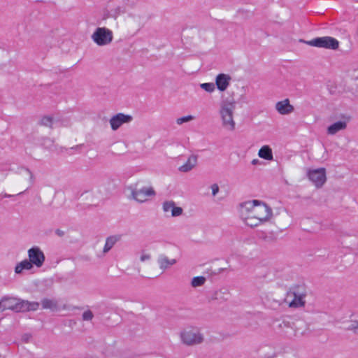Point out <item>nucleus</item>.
Wrapping results in <instances>:
<instances>
[{"label": "nucleus", "instance_id": "1", "mask_svg": "<svg viewBox=\"0 0 358 358\" xmlns=\"http://www.w3.org/2000/svg\"><path fill=\"white\" fill-rule=\"evenodd\" d=\"M242 216L250 213L262 222L268 221L272 216V209L265 203L259 200L245 201L241 204Z\"/></svg>", "mask_w": 358, "mask_h": 358}, {"label": "nucleus", "instance_id": "2", "mask_svg": "<svg viewBox=\"0 0 358 358\" xmlns=\"http://www.w3.org/2000/svg\"><path fill=\"white\" fill-rule=\"evenodd\" d=\"M127 189L131 193L128 198L140 203L146 202L148 200V197H152L156 195V192L152 187H140L139 182L128 186Z\"/></svg>", "mask_w": 358, "mask_h": 358}, {"label": "nucleus", "instance_id": "3", "mask_svg": "<svg viewBox=\"0 0 358 358\" xmlns=\"http://www.w3.org/2000/svg\"><path fill=\"white\" fill-rule=\"evenodd\" d=\"M234 108V103L229 102L222 104L220 109L222 124L224 128L229 131L235 129L236 123L233 117Z\"/></svg>", "mask_w": 358, "mask_h": 358}, {"label": "nucleus", "instance_id": "4", "mask_svg": "<svg viewBox=\"0 0 358 358\" xmlns=\"http://www.w3.org/2000/svg\"><path fill=\"white\" fill-rule=\"evenodd\" d=\"M306 295L303 287L297 286L287 292L285 301L290 308L303 307L305 305L304 298Z\"/></svg>", "mask_w": 358, "mask_h": 358}, {"label": "nucleus", "instance_id": "5", "mask_svg": "<svg viewBox=\"0 0 358 358\" xmlns=\"http://www.w3.org/2000/svg\"><path fill=\"white\" fill-rule=\"evenodd\" d=\"M92 40L99 46H104L110 44L113 39L111 30L106 27H98L92 34Z\"/></svg>", "mask_w": 358, "mask_h": 358}, {"label": "nucleus", "instance_id": "6", "mask_svg": "<svg viewBox=\"0 0 358 358\" xmlns=\"http://www.w3.org/2000/svg\"><path fill=\"white\" fill-rule=\"evenodd\" d=\"M310 46L336 50L338 48V41L331 36H323L313 38L306 42Z\"/></svg>", "mask_w": 358, "mask_h": 358}, {"label": "nucleus", "instance_id": "7", "mask_svg": "<svg viewBox=\"0 0 358 358\" xmlns=\"http://www.w3.org/2000/svg\"><path fill=\"white\" fill-rule=\"evenodd\" d=\"M180 338L183 343L187 345L200 344L203 341V336L197 331L185 330L180 334Z\"/></svg>", "mask_w": 358, "mask_h": 358}, {"label": "nucleus", "instance_id": "8", "mask_svg": "<svg viewBox=\"0 0 358 358\" xmlns=\"http://www.w3.org/2000/svg\"><path fill=\"white\" fill-rule=\"evenodd\" d=\"M308 176L317 187H321L327 179L326 170L324 168L310 170L308 172Z\"/></svg>", "mask_w": 358, "mask_h": 358}, {"label": "nucleus", "instance_id": "9", "mask_svg": "<svg viewBox=\"0 0 358 358\" xmlns=\"http://www.w3.org/2000/svg\"><path fill=\"white\" fill-rule=\"evenodd\" d=\"M133 117L130 115H126L119 113L113 115L109 120L111 129L113 131L117 130L123 124L129 123L132 121Z\"/></svg>", "mask_w": 358, "mask_h": 358}, {"label": "nucleus", "instance_id": "10", "mask_svg": "<svg viewBox=\"0 0 358 358\" xmlns=\"http://www.w3.org/2000/svg\"><path fill=\"white\" fill-rule=\"evenodd\" d=\"M28 256L31 263L36 267H41L45 261L43 252L38 247H34L28 250Z\"/></svg>", "mask_w": 358, "mask_h": 358}, {"label": "nucleus", "instance_id": "11", "mask_svg": "<svg viewBox=\"0 0 358 358\" xmlns=\"http://www.w3.org/2000/svg\"><path fill=\"white\" fill-rule=\"evenodd\" d=\"M39 306L40 304L38 302H31L17 298V303L15 306V312L34 311L38 309Z\"/></svg>", "mask_w": 358, "mask_h": 358}, {"label": "nucleus", "instance_id": "12", "mask_svg": "<svg viewBox=\"0 0 358 358\" xmlns=\"http://www.w3.org/2000/svg\"><path fill=\"white\" fill-rule=\"evenodd\" d=\"M162 209L164 213L171 211L172 217H178L182 214L183 210L181 207L176 206L173 201H166L162 204Z\"/></svg>", "mask_w": 358, "mask_h": 358}, {"label": "nucleus", "instance_id": "13", "mask_svg": "<svg viewBox=\"0 0 358 358\" xmlns=\"http://www.w3.org/2000/svg\"><path fill=\"white\" fill-rule=\"evenodd\" d=\"M17 298L11 296H4L0 299V309H10L15 311Z\"/></svg>", "mask_w": 358, "mask_h": 358}, {"label": "nucleus", "instance_id": "14", "mask_svg": "<svg viewBox=\"0 0 358 358\" xmlns=\"http://www.w3.org/2000/svg\"><path fill=\"white\" fill-rule=\"evenodd\" d=\"M276 110L281 115H288L294 111V106L289 103L288 99L278 101L275 103Z\"/></svg>", "mask_w": 358, "mask_h": 358}, {"label": "nucleus", "instance_id": "15", "mask_svg": "<svg viewBox=\"0 0 358 358\" xmlns=\"http://www.w3.org/2000/svg\"><path fill=\"white\" fill-rule=\"evenodd\" d=\"M231 79L229 75L224 73L218 74L215 78V85L217 89L221 92L226 90L229 85Z\"/></svg>", "mask_w": 358, "mask_h": 358}, {"label": "nucleus", "instance_id": "16", "mask_svg": "<svg viewBox=\"0 0 358 358\" xmlns=\"http://www.w3.org/2000/svg\"><path fill=\"white\" fill-rule=\"evenodd\" d=\"M278 329L281 333L287 336H296L297 332L294 329V327L289 322L282 321L278 325Z\"/></svg>", "mask_w": 358, "mask_h": 358}, {"label": "nucleus", "instance_id": "17", "mask_svg": "<svg viewBox=\"0 0 358 358\" xmlns=\"http://www.w3.org/2000/svg\"><path fill=\"white\" fill-rule=\"evenodd\" d=\"M176 263V259H169L165 255H159L157 258V264L159 268L162 271H165L170 266L174 265Z\"/></svg>", "mask_w": 358, "mask_h": 358}, {"label": "nucleus", "instance_id": "18", "mask_svg": "<svg viewBox=\"0 0 358 358\" xmlns=\"http://www.w3.org/2000/svg\"><path fill=\"white\" fill-rule=\"evenodd\" d=\"M197 163V156L192 155L189 157L187 162L178 168V170L183 173L190 171Z\"/></svg>", "mask_w": 358, "mask_h": 358}, {"label": "nucleus", "instance_id": "19", "mask_svg": "<svg viewBox=\"0 0 358 358\" xmlns=\"http://www.w3.org/2000/svg\"><path fill=\"white\" fill-rule=\"evenodd\" d=\"M120 240V236H110L108 237L106 240V243L103 249V252L104 254L108 252L115 244Z\"/></svg>", "mask_w": 358, "mask_h": 358}, {"label": "nucleus", "instance_id": "20", "mask_svg": "<svg viewBox=\"0 0 358 358\" xmlns=\"http://www.w3.org/2000/svg\"><path fill=\"white\" fill-rule=\"evenodd\" d=\"M346 122L343 121H338L331 125H330L327 129V132L329 134L334 135L338 131L343 130L346 128Z\"/></svg>", "mask_w": 358, "mask_h": 358}, {"label": "nucleus", "instance_id": "21", "mask_svg": "<svg viewBox=\"0 0 358 358\" xmlns=\"http://www.w3.org/2000/svg\"><path fill=\"white\" fill-rule=\"evenodd\" d=\"M41 305L43 309H50L52 311H57L59 309L57 301L54 299H43Z\"/></svg>", "mask_w": 358, "mask_h": 358}, {"label": "nucleus", "instance_id": "22", "mask_svg": "<svg viewBox=\"0 0 358 358\" xmlns=\"http://www.w3.org/2000/svg\"><path fill=\"white\" fill-rule=\"evenodd\" d=\"M258 155L266 160H272L273 158L272 150L268 145L262 146L259 150Z\"/></svg>", "mask_w": 358, "mask_h": 358}, {"label": "nucleus", "instance_id": "23", "mask_svg": "<svg viewBox=\"0 0 358 358\" xmlns=\"http://www.w3.org/2000/svg\"><path fill=\"white\" fill-rule=\"evenodd\" d=\"M245 223L251 227H255L262 223L258 218L250 213L244 214Z\"/></svg>", "mask_w": 358, "mask_h": 358}, {"label": "nucleus", "instance_id": "24", "mask_svg": "<svg viewBox=\"0 0 358 358\" xmlns=\"http://www.w3.org/2000/svg\"><path fill=\"white\" fill-rule=\"evenodd\" d=\"M33 267L29 260L24 259L18 263L15 268V272L17 274L21 273L23 270H30Z\"/></svg>", "mask_w": 358, "mask_h": 358}, {"label": "nucleus", "instance_id": "25", "mask_svg": "<svg viewBox=\"0 0 358 358\" xmlns=\"http://www.w3.org/2000/svg\"><path fill=\"white\" fill-rule=\"evenodd\" d=\"M55 122V120L52 116L45 115L41 117L39 124L44 127L52 128V125Z\"/></svg>", "mask_w": 358, "mask_h": 358}, {"label": "nucleus", "instance_id": "26", "mask_svg": "<svg viewBox=\"0 0 358 358\" xmlns=\"http://www.w3.org/2000/svg\"><path fill=\"white\" fill-rule=\"evenodd\" d=\"M206 280V279L203 276L194 277L192 279L191 285L193 287H200V286H202L205 283Z\"/></svg>", "mask_w": 358, "mask_h": 358}, {"label": "nucleus", "instance_id": "27", "mask_svg": "<svg viewBox=\"0 0 358 358\" xmlns=\"http://www.w3.org/2000/svg\"><path fill=\"white\" fill-rule=\"evenodd\" d=\"M200 87L201 89L209 93L213 92L215 90V84L213 83H201Z\"/></svg>", "mask_w": 358, "mask_h": 358}, {"label": "nucleus", "instance_id": "28", "mask_svg": "<svg viewBox=\"0 0 358 358\" xmlns=\"http://www.w3.org/2000/svg\"><path fill=\"white\" fill-rule=\"evenodd\" d=\"M194 119V117L192 116V115L183 116V117L178 118L176 120V123L178 124H183L185 122H187L192 121Z\"/></svg>", "mask_w": 358, "mask_h": 358}, {"label": "nucleus", "instance_id": "29", "mask_svg": "<svg viewBox=\"0 0 358 358\" xmlns=\"http://www.w3.org/2000/svg\"><path fill=\"white\" fill-rule=\"evenodd\" d=\"M93 317L94 314L90 310H87L82 314V319L83 321H91Z\"/></svg>", "mask_w": 358, "mask_h": 358}, {"label": "nucleus", "instance_id": "30", "mask_svg": "<svg viewBox=\"0 0 358 358\" xmlns=\"http://www.w3.org/2000/svg\"><path fill=\"white\" fill-rule=\"evenodd\" d=\"M211 189H212V194L213 196H215L218 192H219V186L217 184L215 183V184H213L210 187Z\"/></svg>", "mask_w": 358, "mask_h": 358}, {"label": "nucleus", "instance_id": "31", "mask_svg": "<svg viewBox=\"0 0 358 358\" xmlns=\"http://www.w3.org/2000/svg\"><path fill=\"white\" fill-rule=\"evenodd\" d=\"M349 329L352 330L355 334H358V323L355 322L350 325Z\"/></svg>", "mask_w": 358, "mask_h": 358}, {"label": "nucleus", "instance_id": "32", "mask_svg": "<svg viewBox=\"0 0 358 358\" xmlns=\"http://www.w3.org/2000/svg\"><path fill=\"white\" fill-rule=\"evenodd\" d=\"M150 258H151L150 255H149V254H143L141 256V257H140V260L141 262H145V261L149 260Z\"/></svg>", "mask_w": 358, "mask_h": 358}, {"label": "nucleus", "instance_id": "33", "mask_svg": "<svg viewBox=\"0 0 358 358\" xmlns=\"http://www.w3.org/2000/svg\"><path fill=\"white\" fill-rule=\"evenodd\" d=\"M55 234L59 237H62L65 234L64 231L59 229L55 230Z\"/></svg>", "mask_w": 358, "mask_h": 358}, {"label": "nucleus", "instance_id": "34", "mask_svg": "<svg viewBox=\"0 0 358 358\" xmlns=\"http://www.w3.org/2000/svg\"><path fill=\"white\" fill-rule=\"evenodd\" d=\"M44 143H48L49 145H52L53 143V141L49 138H46L44 139Z\"/></svg>", "mask_w": 358, "mask_h": 358}, {"label": "nucleus", "instance_id": "35", "mask_svg": "<svg viewBox=\"0 0 358 358\" xmlns=\"http://www.w3.org/2000/svg\"><path fill=\"white\" fill-rule=\"evenodd\" d=\"M26 171L29 174L30 179L32 180L34 178V176H33L32 173L30 171V170L29 169H26Z\"/></svg>", "mask_w": 358, "mask_h": 358}, {"label": "nucleus", "instance_id": "36", "mask_svg": "<svg viewBox=\"0 0 358 358\" xmlns=\"http://www.w3.org/2000/svg\"><path fill=\"white\" fill-rule=\"evenodd\" d=\"M259 163V160L257 159H255L252 161V164L256 165Z\"/></svg>", "mask_w": 358, "mask_h": 358}, {"label": "nucleus", "instance_id": "37", "mask_svg": "<svg viewBox=\"0 0 358 358\" xmlns=\"http://www.w3.org/2000/svg\"><path fill=\"white\" fill-rule=\"evenodd\" d=\"M14 196V195H11V194H5L3 195V196H4L5 198H10V197H12V196Z\"/></svg>", "mask_w": 358, "mask_h": 358}, {"label": "nucleus", "instance_id": "38", "mask_svg": "<svg viewBox=\"0 0 358 358\" xmlns=\"http://www.w3.org/2000/svg\"><path fill=\"white\" fill-rule=\"evenodd\" d=\"M82 145H76V146H75V147L72 148V149H78V148H81V147H82Z\"/></svg>", "mask_w": 358, "mask_h": 358}, {"label": "nucleus", "instance_id": "39", "mask_svg": "<svg viewBox=\"0 0 358 358\" xmlns=\"http://www.w3.org/2000/svg\"><path fill=\"white\" fill-rule=\"evenodd\" d=\"M23 193H24V192H21L18 193L17 195H21V194H22Z\"/></svg>", "mask_w": 358, "mask_h": 358}]
</instances>
